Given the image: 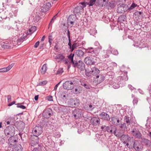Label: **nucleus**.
Returning a JSON list of instances; mask_svg holds the SVG:
<instances>
[{
	"label": "nucleus",
	"mask_w": 151,
	"mask_h": 151,
	"mask_svg": "<svg viewBox=\"0 0 151 151\" xmlns=\"http://www.w3.org/2000/svg\"><path fill=\"white\" fill-rule=\"evenodd\" d=\"M15 128L13 126L7 127L4 130L5 135L8 137L13 136L15 134Z\"/></svg>",
	"instance_id": "obj_1"
},
{
	"label": "nucleus",
	"mask_w": 151,
	"mask_h": 151,
	"mask_svg": "<svg viewBox=\"0 0 151 151\" xmlns=\"http://www.w3.org/2000/svg\"><path fill=\"white\" fill-rule=\"evenodd\" d=\"M101 49V46L96 47L94 50L92 48L89 47L88 48V52L92 54L93 56H95L99 54Z\"/></svg>",
	"instance_id": "obj_2"
},
{
	"label": "nucleus",
	"mask_w": 151,
	"mask_h": 151,
	"mask_svg": "<svg viewBox=\"0 0 151 151\" xmlns=\"http://www.w3.org/2000/svg\"><path fill=\"white\" fill-rule=\"evenodd\" d=\"M73 65L75 68H78L81 71H83L85 69V64L80 60L78 62L76 61Z\"/></svg>",
	"instance_id": "obj_3"
},
{
	"label": "nucleus",
	"mask_w": 151,
	"mask_h": 151,
	"mask_svg": "<svg viewBox=\"0 0 151 151\" xmlns=\"http://www.w3.org/2000/svg\"><path fill=\"white\" fill-rule=\"evenodd\" d=\"M74 84L72 81H68L63 84V88L64 89L71 90L73 88Z\"/></svg>",
	"instance_id": "obj_4"
},
{
	"label": "nucleus",
	"mask_w": 151,
	"mask_h": 151,
	"mask_svg": "<svg viewBox=\"0 0 151 151\" xmlns=\"http://www.w3.org/2000/svg\"><path fill=\"white\" fill-rule=\"evenodd\" d=\"M42 129L41 127L36 126L32 130L33 136L38 137L40 135L42 132Z\"/></svg>",
	"instance_id": "obj_5"
},
{
	"label": "nucleus",
	"mask_w": 151,
	"mask_h": 151,
	"mask_svg": "<svg viewBox=\"0 0 151 151\" xmlns=\"http://www.w3.org/2000/svg\"><path fill=\"white\" fill-rule=\"evenodd\" d=\"M82 110L81 109H76L73 111L72 115L75 119H78L81 116Z\"/></svg>",
	"instance_id": "obj_6"
},
{
	"label": "nucleus",
	"mask_w": 151,
	"mask_h": 151,
	"mask_svg": "<svg viewBox=\"0 0 151 151\" xmlns=\"http://www.w3.org/2000/svg\"><path fill=\"white\" fill-rule=\"evenodd\" d=\"M31 146H34L38 143V137H37L32 135L30 138Z\"/></svg>",
	"instance_id": "obj_7"
},
{
	"label": "nucleus",
	"mask_w": 151,
	"mask_h": 151,
	"mask_svg": "<svg viewBox=\"0 0 151 151\" xmlns=\"http://www.w3.org/2000/svg\"><path fill=\"white\" fill-rule=\"evenodd\" d=\"M91 122L93 126H96L100 124V120L99 117H94L91 119Z\"/></svg>",
	"instance_id": "obj_8"
},
{
	"label": "nucleus",
	"mask_w": 151,
	"mask_h": 151,
	"mask_svg": "<svg viewBox=\"0 0 151 151\" xmlns=\"http://www.w3.org/2000/svg\"><path fill=\"white\" fill-rule=\"evenodd\" d=\"M133 136L139 139L142 138V135L140 132L136 129H133L131 131Z\"/></svg>",
	"instance_id": "obj_9"
},
{
	"label": "nucleus",
	"mask_w": 151,
	"mask_h": 151,
	"mask_svg": "<svg viewBox=\"0 0 151 151\" xmlns=\"http://www.w3.org/2000/svg\"><path fill=\"white\" fill-rule=\"evenodd\" d=\"M51 109H45L43 112V116L45 118H49L51 116Z\"/></svg>",
	"instance_id": "obj_10"
},
{
	"label": "nucleus",
	"mask_w": 151,
	"mask_h": 151,
	"mask_svg": "<svg viewBox=\"0 0 151 151\" xmlns=\"http://www.w3.org/2000/svg\"><path fill=\"white\" fill-rule=\"evenodd\" d=\"M84 61L86 64L88 65H93L95 63L93 59L90 57H87L85 58Z\"/></svg>",
	"instance_id": "obj_11"
},
{
	"label": "nucleus",
	"mask_w": 151,
	"mask_h": 151,
	"mask_svg": "<svg viewBox=\"0 0 151 151\" xmlns=\"http://www.w3.org/2000/svg\"><path fill=\"white\" fill-rule=\"evenodd\" d=\"M111 123L115 125L118 126L120 124L119 119L116 116H113L111 118Z\"/></svg>",
	"instance_id": "obj_12"
},
{
	"label": "nucleus",
	"mask_w": 151,
	"mask_h": 151,
	"mask_svg": "<svg viewBox=\"0 0 151 151\" xmlns=\"http://www.w3.org/2000/svg\"><path fill=\"white\" fill-rule=\"evenodd\" d=\"M134 141L133 138L130 137L126 144L127 147L130 149L133 148V146Z\"/></svg>",
	"instance_id": "obj_13"
},
{
	"label": "nucleus",
	"mask_w": 151,
	"mask_h": 151,
	"mask_svg": "<svg viewBox=\"0 0 151 151\" xmlns=\"http://www.w3.org/2000/svg\"><path fill=\"white\" fill-rule=\"evenodd\" d=\"M2 48L4 49H11L13 45H11L8 41L3 42L1 44Z\"/></svg>",
	"instance_id": "obj_14"
},
{
	"label": "nucleus",
	"mask_w": 151,
	"mask_h": 151,
	"mask_svg": "<svg viewBox=\"0 0 151 151\" xmlns=\"http://www.w3.org/2000/svg\"><path fill=\"white\" fill-rule=\"evenodd\" d=\"M70 105L72 107H75L78 106L79 103L76 99H70Z\"/></svg>",
	"instance_id": "obj_15"
},
{
	"label": "nucleus",
	"mask_w": 151,
	"mask_h": 151,
	"mask_svg": "<svg viewBox=\"0 0 151 151\" xmlns=\"http://www.w3.org/2000/svg\"><path fill=\"white\" fill-rule=\"evenodd\" d=\"M104 77L102 75H97L95 78V81L97 82V83H100L104 80Z\"/></svg>",
	"instance_id": "obj_16"
},
{
	"label": "nucleus",
	"mask_w": 151,
	"mask_h": 151,
	"mask_svg": "<svg viewBox=\"0 0 151 151\" xmlns=\"http://www.w3.org/2000/svg\"><path fill=\"white\" fill-rule=\"evenodd\" d=\"M140 144L139 142L137 140H134L133 145V148L136 151H139L141 148Z\"/></svg>",
	"instance_id": "obj_17"
},
{
	"label": "nucleus",
	"mask_w": 151,
	"mask_h": 151,
	"mask_svg": "<svg viewBox=\"0 0 151 151\" xmlns=\"http://www.w3.org/2000/svg\"><path fill=\"white\" fill-rule=\"evenodd\" d=\"M100 116L101 117L102 119L104 120L108 121L110 119L109 115L106 113L102 112Z\"/></svg>",
	"instance_id": "obj_18"
},
{
	"label": "nucleus",
	"mask_w": 151,
	"mask_h": 151,
	"mask_svg": "<svg viewBox=\"0 0 151 151\" xmlns=\"http://www.w3.org/2000/svg\"><path fill=\"white\" fill-rule=\"evenodd\" d=\"M104 6H108V9L114 8L115 6V2L114 1H111L109 3L104 4Z\"/></svg>",
	"instance_id": "obj_19"
},
{
	"label": "nucleus",
	"mask_w": 151,
	"mask_h": 151,
	"mask_svg": "<svg viewBox=\"0 0 151 151\" xmlns=\"http://www.w3.org/2000/svg\"><path fill=\"white\" fill-rule=\"evenodd\" d=\"M130 137L128 135L123 134L121 137V139L124 144H126Z\"/></svg>",
	"instance_id": "obj_20"
},
{
	"label": "nucleus",
	"mask_w": 151,
	"mask_h": 151,
	"mask_svg": "<svg viewBox=\"0 0 151 151\" xmlns=\"http://www.w3.org/2000/svg\"><path fill=\"white\" fill-rule=\"evenodd\" d=\"M14 64H12L11 65H9L6 68H4L0 69L1 73V72H6L9 71L13 66Z\"/></svg>",
	"instance_id": "obj_21"
},
{
	"label": "nucleus",
	"mask_w": 151,
	"mask_h": 151,
	"mask_svg": "<svg viewBox=\"0 0 151 151\" xmlns=\"http://www.w3.org/2000/svg\"><path fill=\"white\" fill-rule=\"evenodd\" d=\"M75 54L76 55L79 57H82L83 56L84 52L81 50H76Z\"/></svg>",
	"instance_id": "obj_22"
},
{
	"label": "nucleus",
	"mask_w": 151,
	"mask_h": 151,
	"mask_svg": "<svg viewBox=\"0 0 151 151\" xmlns=\"http://www.w3.org/2000/svg\"><path fill=\"white\" fill-rule=\"evenodd\" d=\"M74 56V54L71 53L68 56V58L70 61V63H71L73 65L76 61L73 60V57Z\"/></svg>",
	"instance_id": "obj_23"
},
{
	"label": "nucleus",
	"mask_w": 151,
	"mask_h": 151,
	"mask_svg": "<svg viewBox=\"0 0 151 151\" xmlns=\"http://www.w3.org/2000/svg\"><path fill=\"white\" fill-rule=\"evenodd\" d=\"M65 58L64 56L62 54H60L56 56L55 59L58 62L62 61Z\"/></svg>",
	"instance_id": "obj_24"
},
{
	"label": "nucleus",
	"mask_w": 151,
	"mask_h": 151,
	"mask_svg": "<svg viewBox=\"0 0 151 151\" xmlns=\"http://www.w3.org/2000/svg\"><path fill=\"white\" fill-rule=\"evenodd\" d=\"M47 70L46 64H44L42 66L40 70V72L42 74H45Z\"/></svg>",
	"instance_id": "obj_25"
},
{
	"label": "nucleus",
	"mask_w": 151,
	"mask_h": 151,
	"mask_svg": "<svg viewBox=\"0 0 151 151\" xmlns=\"http://www.w3.org/2000/svg\"><path fill=\"white\" fill-rule=\"evenodd\" d=\"M100 72V70L97 68L95 67L91 69V73L93 75H96Z\"/></svg>",
	"instance_id": "obj_26"
},
{
	"label": "nucleus",
	"mask_w": 151,
	"mask_h": 151,
	"mask_svg": "<svg viewBox=\"0 0 151 151\" xmlns=\"http://www.w3.org/2000/svg\"><path fill=\"white\" fill-rule=\"evenodd\" d=\"M110 52V51L109 50L104 51L102 54L103 58H106L109 57Z\"/></svg>",
	"instance_id": "obj_27"
},
{
	"label": "nucleus",
	"mask_w": 151,
	"mask_h": 151,
	"mask_svg": "<svg viewBox=\"0 0 151 151\" xmlns=\"http://www.w3.org/2000/svg\"><path fill=\"white\" fill-rule=\"evenodd\" d=\"M83 10L82 6H77L74 10V12L75 13H78L81 12Z\"/></svg>",
	"instance_id": "obj_28"
},
{
	"label": "nucleus",
	"mask_w": 151,
	"mask_h": 151,
	"mask_svg": "<svg viewBox=\"0 0 151 151\" xmlns=\"http://www.w3.org/2000/svg\"><path fill=\"white\" fill-rule=\"evenodd\" d=\"M76 19V17L75 15H70L68 18V21H72L75 22Z\"/></svg>",
	"instance_id": "obj_29"
},
{
	"label": "nucleus",
	"mask_w": 151,
	"mask_h": 151,
	"mask_svg": "<svg viewBox=\"0 0 151 151\" xmlns=\"http://www.w3.org/2000/svg\"><path fill=\"white\" fill-rule=\"evenodd\" d=\"M51 6V4L50 2H47L44 4L43 6V8L46 11L48 10Z\"/></svg>",
	"instance_id": "obj_30"
},
{
	"label": "nucleus",
	"mask_w": 151,
	"mask_h": 151,
	"mask_svg": "<svg viewBox=\"0 0 151 151\" xmlns=\"http://www.w3.org/2000/svg\"><path fill=\"white\" fill-rule=\"evenodd\" d=\"M144 142L147 147L151 148V142L150 140L147 139H145Z\"/></svg>",
	"instance_id": "obj_31"
},
{
	"label": "nucleus",
	"mask_w": 151,
	"mask_h": 151,
	"mask_svg": "<svg viewBox=\"0 0 151 151\" xmlns=\"http://www.w3.org/2000/svg\"><path fill=\"white\" fill-rule=\"evenodd\" d=\"M116 11L118 13L120 14L124 13L125 12L124 8L122 6L118 7Z\"/></svg>",
	"instance_id": "obj_32"
},
{
	"label": "nucleus",
	"mask_w": 151,
	"mask_h": 151,
	"mask_svg": "<svg viewBox=\"0 0 151 151\" xmlns=\"http://www.w3.org/2000/svg\"><path fill=\"white\" fill-rule=\"evenodd\" d=\"M124 121L127 124L129 125L131 123V118L128 116H125L124 117Z\"/></svg>",
	"instance_id": "obj_33"
},
{
	"label": "nucleus",
	"mask_w": 151,
	"mask_h": 151,
	"mask_svg": "<svg viewBox=\"0 0 151 151\" xmlns=\"http://www.w3.org/2000/svg\"><path fill=\"white\" fill-rule=\"evenodd\" d=\"M114 128H113L112 126H110L106 127V131H107L108 132L112 133L113 130H114Z\"/></svg>",
	"instance_id": "obj_34"
},
{
	"label": "nucleus",
	"mask_w": 151,
	"mask_h": 151,
	"mask_svg": "<svg viewBox=\"0 0 151 151\" xmlns=\"http://www.w3.org/2000/svg\"><path fill=\"white\" fill-rule=\"evenodd\" d=\"M114 134L116 137H121L122 135V134H121L120 132H116V128H114Z\"/></svg>",
	"instance_id": "obj_35"
},
{
	"label": "nucleus",
	"mask_w": 151,
	"mask_h": 151,
	"mask_svg": "<svg viewBox=\"0 0 151 151\" xmlns=\"http://www.w3.org/2000/svg\"><path fill=\"white\" fill-rule=\"evenodd\" d=\"M85 74L88 77L90 76L92 74L91 70L89 69L88 68L85 69Z\"/></svg>",
	"instance_id": "obj_36"
},
{
	"label": "nucleus",
	"mask_w": 151,
	"mask_h": 151,
	"mask_svg": "<svg viewBox=\"0 0 151 151\" xmlns=\"http://www.w3.org/2000/svg\"><path fill=\"white\" fill-rule=\"evenodd\" d=\"M126 16L124 15H122L118 18V21L120 22L124 21L126 19Z\"/></svg>",
	"instance_id": "obj_37"
},
{
	"label": "nucleus",
	"mask_w": 151,
	"mask_h": 151,
	"mask_svg": "<svg viewBox=\"0 0 151 151\" xmlns=\"http://www.w3.org/2000/svg\"><path fill=\"white\" fill-rule=\"evenodd\" d=\"M128 79V77L127 76V73H125L124 74L123 76L121 77L120 80L121 81H127Z\"/></svg>",
	"instance_id": "obj_38"
},
{
	"label": "nucleus",
	"mask_w": 151,
	"mask_h": 151,
	"mask_svg": "<svg viewBox=\"0 0 151 151\" xmlns=\"http://www.w3.org/2000/svg\"><path fill=\"white\" fill-rule=\"evenodd\" d=\"M8 14V12H4L2 14V15L1 17V18L6 19L7 17V14Z\"/></svg>",
	"instance_id": "obj_39"
},
{
	"label": "nucleus",
	"mask_w": 151,
	"mask_h": 151,
	"mask_svg": "<svg viewBox=\"0 0 151 151\" xmlns=\"http://www.w3.org/2000/svg\"><path fill=\"white\" fill-rule=\"evenodd\" d=\"M89 33L91 35H93L97 33L96 30L95 29H90L88 31Z\"/></svg>",
	"instance_id": "obj_40"
},
{
	"label": "nucleus",
	"mask_w": 151,
	"mask_h": 151,
	"mask_svg": "<svg viewBox=\"0 0 151 151\" xmlns=\"http://www.w3.org/2000/svg\"><path fill=\"white\" fill-rule=\"evenodd\" d=\"M120 128L124 131H127V128L125 123L121 124L120 126Z\"/></svg>",
	"instance_id": "obj_41"
},
{
	"label": "nucleus",
	"mask_w": 151,
	"mask_h": 151,
	"mask_svg": "<svg viewBox=\"0 0 151 151\" xmlns=\"http://www.w3.org/2000/svg\"><path fill=\"white\" fill-rule=\"evenodd\" d=\"M36 30V27L35 26L32 27L29 29V33L31 34Z\"/></svg>",
	"instance_id": "obj_42"
},
{
	"label": "nucleus",
	"mask_w": 151,
	"mask_h": 151,
	"mask_svg": "<svg viewBox=\"0 0 151 151\" xmlns=\"http://www.w3.org/2000/svg\"><path fill=\"white\" fill-rule=\"evenodd\" d=\"M96 0H90L89 2H86L87 5L90 6H93L95 3Z\"/></svg>",
	"instance_id": "obj_43"
},
{
	"label": "nucleus",
	"mask_w": 151,
	"mask_h": 151,
	"mask_svg": "<svg viewBox=\"0 0 151 151\" xmlns=\"http://www.w3.org/2000/svg\"><path fill=\"white\" fill-rule=\"evenodd\" d=\"M132 97H134L133 101V104L134 105V104H136V105L137 104L138 102L137 98L134 97V95L133 94H132Z\"/></svg>",
	"instance_id": "obj_44"
},
{
	"label": "nucleus",
	"mask_w": 151,
	"mask_h": 151,
	"mask_svg": "<svg viewBox=\"0 0 151 151\" xmlns=\"http://www.w3.org/2000/svg\"><path fill=\"white\" fill-rule=\"evenodd\" d=\"M80 82L81 83V85L82 86H84L86 88H90V86L88 85H87L84 82H83L82 81H80Z\"/></svg>",
	"instance_id": "obj_45"
},
{
	"label": "nucleus",
	"mask_w": 151,
	"mask_h": 151,
	"mask_svg": "<svg viewBox=\"0 0 151 151\" xmlns=\"http://www.w3.org/2000/svg\"><path fill=\"white\" fill-rule=\"evenodd\" d=\"M16 38H13L11 40H9L8 41L11 45V44H12L15 45V44L16 43L15 42H16Z\"/></svg>",
	"instance_id": "obj_46"
},
{
	"label": "nucleus",
	"mask_w": 151,
	"mask_h": 151,
	"mask_svg": "<svg viewBox=\"0 0 151 151\" xmlns=\"http://www.w3.org/2000/svg\"><path fill=\"white\" fill-rule=\"evenodd\" d=\"M24 41L23 38L21 37L16 40V42L18 45H20L21 43Z\"/></svg>",
	"instance_id": "obj_47"
},
{
	"label": "nucleus",
	"mask_w": 151,
	"mask_h": 151,
	"mask_svg": "<svg viewBox=\"0 0 151 151\" xmlns=\"http://www.w3.org/2000/svg\"><path fill=\"white\" fill-rule=\"evenodd\" d=\"M63 68H60L58 70L56 74L57 75H61L63 72Z\"/></svg>",
	"instance_id": "obj_48"
},
{
	"label": "nucleus",
	"mask_w": 151,
	"mask_h": 151,
	"mask_svg": "<svg viewBox=\"0 0 151 151\" xmlns=\"http://www.w3.org/2000/svg\"><path fill=\"white\" fill-rule=\"evenodd\" d=\"M80 88L78 87L75 89L74 90H73V93H74L77 94L80 93V90H79Z\"/></svg>",
	"instance_id": "obj_49"
},
{
	"label": "nucleus",
	"mask_w": 151,
	"mask_h": 151,
	"mask_svg": "<svg viewBox=\"0 0 151 151\" xmlns=\"http://www.w3.org/2000/svg\"><path fill=\"white\" fill-rule=\"evenodd\" d=\"M137 6V5L134 3H133L131 6H130L129 8L128 9H129L131 10L133 9L134 8L136 7Z\"/></svg>",
	"instance_id": "obj_50"
},
{
	"label": "nucleus",
	"mask_w": 151,
	"mask_h": 151,
	"mask_svg": "<svg viewBox=\"0 0 151 151\" xmlns=\"http://www.w3.org/2000/svg\"><path fill=\"white\" fill-rule=\"evenodd\" d=\"M52 40L53 38L52 36V35H49L48 36V42L50 46L51 45Z\"/></svg>",
	"instance_id": "obj_51"
},
{
	"label": "nucleus",
	"mask_w": 151,
	"mask_h": 151,
	"mask_svg": "<svg viewBox=\"0 0 151 151\" xmlns=\"http://www.w3.org/2000/svg\"><path fill=\"white\" fill-rule=\"evenodd\" d=\"M75 22L74 21H68L67 23L68 24L69 27H72L73 26L74 23Z\"/></svg>",
	"instance_id": "obj_52"
},
{
	"label": "nucleus",
	"mask_w": 151,
	"mask_h": 151,
	"mask_svg": "<svg viewBox=\"0 0 151 151\" xmlns=\"http://www.w3.org/2000/svg\"><path fill=\"white\" fill-rule=\"evenodd\" d=\"M17 151H22L23 148L20 144L17 145Z\"/></svg>",
	"instance_id": "obj_53"
},
{
	"label": "nucleus",
	"mask_w": 151,
	"mask_h": 151,
	"mask_svg": "<svg viewBox=\"0 0 151 151\" xmlns=\"http://www.w3.org/2000/svg\"><path fill=\"white\" fill-rule=\"evenodd\" d=\"M57 14L55 15V16H54L52 19L51 21L50 22L49 24V26H51L52 25V23L54 22V20L56 19V16L57 15Z\"/></svg>",
	"instance_id": "obj_54"
},
{
	"label": "nucleus",
	"mask_w": 151,
	"mask_h": 151,
	"mask_svg": "<svg viewBox=\"0 0 151 151\" xmlns=\"http://www.w3.org/2000/svg\"><path fill=\"white\" fill-rule=\"evenodd\" d=\"M111 52L113 54L115 55H117L118 54V51L116 50H112Z\"/></svg>",
	"instance_id": "obj_55"
},
{
	"label": "nucleus",
	"mask_w": 151,
	"mask_h": 151,
	"mask_svg": "<svg viewBox=\"0 0 151 151\" xmlns=\"http://www.w3.org/2000/svg\"><path fill=\"white\" fill-rule=\"evenodd\" d=\"M20 104H17L18 105H17V108H20L22 109H25L26 108V107L25 106H24V105H20Z\"/></svg>",
	"instance_id": "obj_56"
},
{
	"label": "nucleus",
	"mask_w": 151,
	"mask_h": 151,
	"mask_svg": "<svg viewBox=\"0 0 151 151\" xmlns=\"http://www.w3.org/2000/svg\"><path fill=\"white\" fill-rule=\"evenodd\" d=\"M77 44L75 43L71 46V51H72L77 47Z\"/></svg>",
	"instance_id": "obj_57"
},
{
	"label": "nucleus",
	"mask_w": 151,
	"mask_h": 151,
	"mask_svg": "<svg viewBox=\"0 0 151 151\" xmlns=\"http://www.w3.org/2000/svg\"><path fill=\"white\" fill-rule=\"evenodd\" d=\"M112 87L115 89H117L119 88V84L115 83L112 86Z\"/></svg>",
	"instance_id": "obj_58"
},
{
	"label": "nucleus",
	"mask_w": 151,
	"mask_h": 151,
	"mask_svg": "<svg viewBox=\"0 0 151 151\" xmlns=\"http://www.w3.org/2000/svg\"><path fill=\"white\" fill-rule=\"evenodd\" d=\"M47 83L46 81H45L40 82L39 83V85H45Z\"/></svg>",
	"instance_id": "obj_59"
},
{
	"label": "nucleus",
	"mask_w": 151,
	"mask_h": 151,
	"mask_svg": "<svg viewBox=\"0 0 151 151\" xmlns=\"http://www.w3.org/2000/svg\"><path fill=\"white\" fill-rule=\"evenodd\" d=\"M79 4H81L83 6H82L83 8V9L86 6V5H87L86 4V2H81L79 3Z\"/></svg>",
	"instance_id": "obj_60"
},
{
	"label": "nucleus",
	"mask_w": 151,
	"mask_h": 151,
	"mask_svg": "<svg viewBox=\"0 0 151 151\" xmlns=\"http://www.w3.org/2000/svg\"><path fill=\"white\" fill-rule=\"evenodd\" d=\"M47 100L50 101H52V97L51 96H48L47 97Z\"/></svg>",
	"instance_id": "obj_61"
},
{
	"label": "nucleus",
	"mask_w": 151,
	"mask_h": 151,
	"mask_svg": "<svg viewBox=\"0 0 151 151\" xmlns=\"http://www.w3.org/2000/svg\"><path fill=\"white\" fill-rule=\"evenodd\" d=\"M142 12H141L137 11L135 13V14L136 15H137L138 16H139L140 15L142 14Z\"/></svg>",
	"instance_id": "obj_62"
},
{
	"label": "nucleus",
	"mask_w": 151,
	"mask_h": 151,
	"mask_svg": "<svg viewBox=\"0 0 151 151\" xmlns=\"http://www.w3.org/2000/svg\"><path fill=\"white\" fill-rule=\"evenodd\" d=\"M11 96L10 95H8L7 96V101L8 102H9L11 101Z\"/></svg>",
	"instance_id": "obj_63"
},
{
	"label": "nucleus",
	"mask_w": 151,
	"mask_h": 151,
	"mask_svg": "<svg viewBox=\"0 0 151 151\" xmlns=\"http://www.w3.org/2000/svg\"><path fill=\"white\" fill-rule=\"evenodd\" d=\"M68 41V45L69 46V48L70 49L71 47V40L69 39Z\"/></svg>",
	"instance_id": "obj_64"
}]
</instances>
